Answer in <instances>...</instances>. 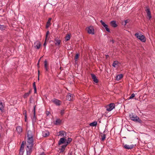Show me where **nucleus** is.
Wrapping results in <instances>:
<instances>
[{"label": "nucleus", "instance_id": "7", "mask_svg": "<svg viewBox=\"0 0 155 155\" xmlns=\"http://www.w3.org/2000/svg\"><path fill=\"white\" fill-rule=\"evenodd\" d=\"M74 95L73 94H71L69 93L66 96V99L69 101H73L74 98Z\"/></svg>", "mask_w": 155, "mask_h": 155}, {"label": "nucleus", "instance_id": "52", "mask_svg": "<svg viewBox=\"0 0 155 155\" xmlns=\"http://www.w3.org/2000/svg\"><path fill=\"white\" fill-rule=\"evenodd\" d=\"M39 65V63L38 62V65Z\"/></svg>", "mask_w": 155, "mask_h": 155}, {"label": "nucleus", "instance_id": "23", "mask_svg": "<svg viewBox=\"0 0 155 155\" xmlns=\"http://www.w3.org/2000/svg\"><path fill=\"white\" fill-rule=\"evenodd\" d=\"M97 124V121H94L89 124V125L90 126L95 127Z\"/></svg>", "mask_w": 155, "mask_h": 155}, {"label": "nucleus", "instance_id": "18", "mask_svg": "<svg viewBox=\"0 0 155 155\" xmlns=\"http://www.w3.org/2000/svg\"><path fill=\"white\" fill-rule=\"evenodd\" d=\"M54 44L56 45H59L61 42V40L58 38H56L54 39Z\"/></svg>", "mask_w": 155, "mask_h": 155}, {"label": "nucleus", "instance_id": "50", "mask_svg": "<svg viewBox=\"0 0 155 155\" xmlns=\"http://www.w3.org/2000/svg\"><path fill=\"white\" fill-rule=\"evenodd\" d=\"M39 76H38V80L39 81Z\"/></svg>", "mask_w": 155, "mask_h": 155}, {"label": "nucleus", "instance_id": "30", "mask_svg": "<svg viewBox=\"0 0 155 155\" xmlns=\"http://www.w3.org/2000/svg\"><path fill=\"white\" fill-rule=\"evenodd\" d=\"M61 122V120L60 119H57L56 120L55 124L56 125L59 124Z\"/></svg>", "mask_w": 155, "mask_h": 155}, {"label": "nucleus", "instance_id": "35", "mask_svg": "<svg viewBox=\"0 0 155 155\" xmlns=\"http://www.w3.org/2000/svg\"><path fill=\"white\" fill-rule=\"evenodd\" d=\"M117 61H114L113 62L112 64V66L114 67V68L116 67V65L117 64Z\"/></svg>", "mask_w": 155, "mask_h": 155}, {"label": "nucleus", "instance_id": "27", "mask_svg": "<svg viewBox=\"0 0 155 155\" xmlns=\"http://www.w3.org/2000/svg\"><path fill=\"white\" fill-rule=\"evenodd\" d=\"M4 110V106L2 102H0V111L3 112Z\"/></svg>", "mask_w": 155, "mask_h": 155}, {"label": "nucleus", "instance_id": "3", "mask_svg": "<svg viewBox=\"0 0 155 155\" xmlns=\"http://www.w3.org/2000/svg\"><path fill=\"white\" fill-rule=\"evenodd\" d=\"M129 117L130 119L134 121L138 122L140 123H141L142 122V120L135 114L131 113L129 114Z\"/></svg>", "mask_w": 155, "mask_h": 155}, {"label": "nucleus", "instance_id": "24", "mask_svg": "<svg viewBox=\"0 0 155 155\" xmlns=\"http://www.w3.org/2000/svg\"><path fill=\"white\" fill-rule=\"evenodd\" d=\"M123 77V76L122 74L118 75L117 76L116 79L117 81H119Z\"/></svg>", "mask_w": 155, "mask_h": 155}, {"label": "nucleus", "instance_id": "37", "mask_svg": "<svg viewBox=\"0 0 155 155\" xmlns=\"http://www.w3.org/2000/svg\"><path fill=\"white\" fill-rule=\"evenodd\" d=\"M135 96V94L134 93L132 94L129 97V99H131L134 98Z\"/></svg>", "mask_w": 155, "mask_h": 155}, {"label": "nucleus", "instance_id": "31", "mask_svg": "<svg viewBox=\"0 0 155 155\" xmlns=\"http://www.w3.org/2000/svg\"><path fill=\"white\" fill-rule=\"evenodd\" d=\"M101 140L103 141H104L106 138V135L103 134L101 136Z\"/></svg>", "mask_w": 155, "mask_h": 155}, {"label": "nucleus", "instance_id": "47", "mask_svg": "<svg viewBox=\"0 0 155 155\" xmlns=\"http://www.w3.org/2000/svg\"><path fill=\"white\" fill-rule=\"evenodd\" d=\"M111 41L112 42V43H114V41L113 40H111Z\"/></svg>", "mask_w": 155, "mask_h": 155}, {"label": "nucleus", "instance_id": "21", "mask_svg": "<svg viewBox=\"0 0 155 155\" xmlns=\"http://www.w3.org/2000/svg\"><path fill=\"white\" fill-rule=\"evenodd\" d=\"M110 24L112 27L114 28L117 27V25L115 21H111L110 22Z\"/></svg>", "mask_w": 155, "mask_h": 155}, {"label": "nucleus", "instance_id": "38", "mask_svg": "<svg viewBox=\"0 0 155 155\" xmlns=\"http://www.w3.org/2000/svg\"><path fill=\"white\" fill-rule=\"evenodd\" d=\"M60 113L61 115H63L64 113V110H61L60 112Z\"/></svg>", "mask_w": 155, "mask_h": 155}, {"label": "nucleus", "instance_id": "6", "mask_svg": "<svg viewBox=\"0 0 155 155\" xmlns=\"http://www.w3.org/2000/svg\"><path fill=\"white\" fill-rule=\"evenodd\" d=\"M115 107L114 103H111L106 107V110L110 111L112 110Z\"/></svg>", "mask_w": 155, "mask_h": 155}, {"label": "nucleus", "instance_id": "34", "mask_svg": "<svg viewBox=\"0 0 155 155\" xmlns=\"http://www.w3.org/2000/svg\"><path fill=\"white\" fill-rule=\"evenodd\" d=\"M5 28V27L4 25H0V29L2 30H4Z\"/></svg>", "mask_w": 155, "mask_h": 155}, {"label": "nucleus", "instance_id": "40", "mask_svg": "<svg viewBox=\"0 0 155 155\" xmlns=\"http://www.w3.org/2000/svg\"><path fill=\"white\" fill-rule=\"evenodd\" d=\"M33 87L34 88H36V86L35 82H34L33 83Z\"/></svg>", "mask_w": 155, "mask_h": 155}, {"label": "nucleus", "instance_id": "49", "mask_svg": "<svg viewBox=\"0 0 155 155\" xmlns=\"http://www.w3.org/2000/svg\"><path fill=\"white\" fill-rule=\"evenodd\" d=\"M106 58H107L108 57V55H106Z\"/></svg>", "mask_w": 155, "mask_h": 155}, {"label": "nucleus", "instance_id": "45", "mask_svg": "<svg viewBox=\"0 0 155 155\" xmlns=\"http://www.w3.org/2000/svg\"><path fill=\"white\" fill-rule=\"evenodd\" d=\"M32 99V97H30V100H29L30 103H31Z\"/></svg>", "mask_w": 155, "mask_h": 155}, {"label": "nucleus", "instance_id": "32", "mask_svg": "<svg viewBox=\"0 0 155 155\" xmlns=\"http://www.w3.org/2000/svg\"><path fill=\"white\" fill-rule=\"evenodd\" d=\"M70 39V37L69 35H68L65 37V40L66 41H69Z\"/></svg>", "mask_w": 155, "mask_h": 155}, {"label": "nucleus", "instance_id": "48", "mask_svg": "<svg viewBox=\"0 0 155 155\" xmlns=\"http://www.w3.org/2000/svg\"><path fill=\"white\" fill-rule=\"evenodd\" d=\"M38 76H39V73H40V71H39V70L38 71Z\"/></svg>", "mask_w": 155, "mask_h": 155}, {"label": "nucleus", "instance_id": "25", "mask_svg": "<svg viewBox=\"0 0 155 155\" xmlns=\"http://www.w3.org/2000/svg\"><path fill=\"white\" fill-rule=\"evenodd\" d=\"M51 18H50L48 19V20L47 23L46 25V27L47 28H48L50 26V25L51 24L50 22H51Z\"/></svg>", "mask_w": 155, "mask_h": 155}, {"label": "nucleus", "instance_id": "46", "mask_svg": "<svg viewBox=\"0 0 155 155\" xmlns=\"http://www.w3.org/2000/svg\"><path fill=\"white\" fill-rule=\"evenodd\" d=\"M25 114V118H26V111L25 112V113H24V114Z\"/></svg>", "mask_w": 155, "mask_h": 155}, {"label": "nucleus", "instance_id": "19", "mask_svg": "<svg viewBox=\"0 0 155 155\" xmlns=\"http://www.w3.org/2000/svg\"><path fill=\"white\" fill-rule=\"evenodd\" d=\"M67 146V145L65 143L64 145H63L61 146V148L59 149L60 150L61 153L63 152L64 151L65 149V148Z\"/></svg>", "mask_w": 155, "mask_h": 155}, {"label": "nucleus", "instance_id": "29", "mask_svg": "<svg viewBox=\"0 0 155 155\" xmlns=\"http://www.w3.org/2000/svg\"><path fill=\"white\" fill-rule=\"evenodd\" d=\"M65 133L63 131H61L59 132V136H60L61 137H63L64 136V134Z\"/></svg>", "mask_w": 155, "mask_h": 155}, {"label": "nucleus", "instance_id": "36", "mask_svg": "<svg viewBox=\"0 0 155 155\" xmlns=\"http://www.w3.org/2000/svg\"><path fill=\"white\" fill-rule=\"evenodd\" d=\"M49 31H47V32H46V37H45L46 40H48V34H49Z\"/></svg>", "mask_w": 155, "mask_h": 155}, {"label": "nucleus", "instance_id": "42", "mask_svg": "<svg viewBox=\"0 0 155 155\" xmlns=\"http://www.w3.org/2000/svg\"><path fill=\"white\" fill-rule=\"evenodd\" d=\"M46 39H45V42H44V45H43L44 47H45L46 46V44H47L46 42Z\"/></svg>", "mask_w": 155, "mask_h": 155}, {"label": "nucleus", "instance_id": "22", "mask_svg": "<svg viewBox=\"0 0 155 155\" xmlns=\"http://www.w3.org/2000/svg\"><path fill=\"white\" fill-rule=\"evenodd\" d=\"M25 144L24 142H22L20 148V152H23L24 149Z\"/></svg>", "mask_w": 155, "mask_h": 155}, {"label": "nucleus", "instance_id": "2", "mask_svg": "<svg viewBox=\"0 0 155 155\" xmlns=\"http://www.w3.org/2000/svg\"><path fill=\"white\" fill-rule=\"evenodd\" d=\"M26 148L27 155H30L32 151L33 143H27Z\"/></svg>", "mask_w": 155, "mask_h": 155}, {"label": "nucleus", "instance_id": "16", "mask_svg": "<svg viewBox=\"0 0 155 155\" xmlns=\"http://www.w3.org/2000/svg\"><path fill=\"white\" fill-rule=\"evenodd\" d=\"M34 45H35V47L37 49H39L40 48L41 45L40 42L38 41L34 43Z\"/></svg>", "mask_w": 155, "mask_h": 155}, {"label": "nucleus", "instance_id": "8", "mask_svg": "<svg viewBox=\"0 0 155 155\" xmlns=\"http://www.w3.org/2000/svg\"><path fill=\"white\" fill-rule=\"evenodd\" d=\"M100 22L101 25L103 26L106 29V31H107L110 32V31L109 28H108V26L107 24H106L102 20H101L100 21Z\"/></svg>", "mask_w": 155, "mask_h": 155}, {"label": "nucleus", "instance_id": "17", "mask_svg": "<svg viewBox=\"0 0 155 155\" xmlns=\"http://www.w3.org/2000/svg\"><path fill=\"white\" fill-rule=\"evenodd\" d=\"M66 140V139L64 138H61L60 139L59 142L58 144L60 145L64 143H65V141Z\"/></svg>", "mask_w": 155, "mask_h": 155}, {"label": "nucleus", "instance_id": "41", "mask_svg": "<svg viewBox=\"0 0 155 155\" xmlns=\"http://www.w3.org/2000/svg\"><path fill=\"white\" fill-rule=\"evenodd\" d=\"M124 21H125V23L124 25H125L129 21L128 20H125Z\"/></svg>", "mask_w": 155, "mask_h": 155}, {"label": "nucleus", "instance_id": "1", "mask_svg": "<svg viewBox=\"0 0 155 155\" xmlns=\"http://www.w3.org/2000/svg\"><path fill=\"white\" fill-rule=\"evenodd\" d=\"M34 136V134L32 131L30 130L28 131L27 134V143H33Z\"/></svg>", "mask_w": 155, "mask_h": 155}, {"label": "nucleus", "instance_id": "11", "mask_svg": "<svg viewBox=\"0 0 155 155\" xmlns=\"http://www.w3.org/2000/svg\"><path fill=\"white\" fill-rule=\"evenodd\" d=\"M136 146V145L132 144L130 145L125 144L124 145V147L127 149H131Z\"/></svg>", "mask_w": 155, "mask_h": 155}, {"label": "nucleus", "instance_id": "14", "mask_svg": "<svg viewBox=\"0 0 155 155\" xmlns=\"http://www.w3.org/2000/svg\"><path fill=\"white\" fill-rule=\"evenodd\" d=\"M91 75L95 83H97L98 81L96 75L93 74H91Z\"/></svg>", "mask_w": 155, "mask_h": 155}, {"label": "nucleus", "instance_id": "39", "mask_svg": "<svg viewBox=\"0 0 155 155\" xmlns=\"http://www.w3.org/2000/svg\"><path fill=\"white\" fill-rule=\"evenodd\" d=\"M50 114V113L49 111H47L46 112V114L47 116H48Z\"/></svg>", "mask_w": 155, "mask_h": 155}, {"label": "nucleus", "instance_id": "4", "mask_svg": "<svg viewBox=\"0 0 155 155\" xmlns=\"http://www.w3.org/2000/svg\"><path fill=\"white\" fill-rule=\"evenodd\" d=\"M135 35L137 38L140 39L142 42H145V41L146 39L144 35L141 34H139L138 33H136Z\"/></svg>", "mask_w": 155, "mask_h": 155}, {"label": "nucleus", "instance_id": "51", "mask_svg": "<svg viewBox=\"0 0 155 155\" xmlns=\"http://www.w3.org/2000/svg\"><path fill=\"white\" fill-rule=\"evenodd\" d=\"M40 60H39L38 61V62L39 63V62H40Z\"/></svg>", "mask_w": 155, "mask_h": 155}, {"label": "nucleus", "instance_id": "12", "mask_svg": "<svg viewBox=\"0 0 155 155\" xmlns=\"http://www.w3.org/2000/svg\"><path fill=\"white\" fill-rule=\"evenodd\" d=\"M35 105L34 106V109L33 110V111L34 112V116L32 119L33 123H35L36 120V117L35 116Z\"/></svg>", "mask_w": 155, "mask_h": 155}, {"label": "nucleus", "instance_id": "15", "mask_svg": "<svg viewBox=\"0 0 155 155\" xmlns=\"http://www.w3.org/2000/svg\"><path fill=\"white\" fill-rule=\"evenodd\" d=\"M16 130L18 133L19 134L22 131V128L21 126H18L16 128Z\"/></svg>", "mask_w": 155, "mask_h": 155}, {"label": "nucleus", "instance_id": "33", "mask_svg": "<svg viewBox=\"0 0 155 155\" xmlns=\"http://www.w3.org/2000/svg\"><path fill=\"white\" fill-rule=\"evenodd\" d=\"M79 56V54H77L75 56V58H74V60H75V61H77V59L78 58Z\"/></svg>", "mask_w": 155, "mask_h": 155}, {"label": "nucleus", "instance_id": "10", "mask_svg": "<svg viewBox=\"0 0 155 155\" xmlns=\"http://www.w3.org/2000/svg\"><path fill=\"white\" fill-rule=\"evenodd\" d=\"M51 101L56 105L59 106L61 105V101L56 99H54L52 100Z\"/></svg>", "mask_w": 155, "mask_h": 155}, {"label": "nucleus", "instance_id": "13", "mask_svg": "<svg viewBox=\"0 0 155 155\" xmlns=\"http://www.w3.org/2000/svg\"><path fill=\"white\" fill-rule=\"evenodd\" d=\"M49 131L47 130H45L43 131L42 132V136L45 137L49 136Z\"/></svg>", "mask_w": 155, "mask_h": 155}, {"label": "nucleus", "instance_id": "43", "mask_svg": "<svg viewBox=\"0 0 155 155\" xmlns=\"http://www.w3.org/2000/svg\"><path fill=\"white\" fill-rule=\"evenodd\" d=\"M39 155H46L45 154V153L44 152H43L41 153Z\"/></svg>", "mask_w": 155, "mask_h": 155}, {"label": "nucleus", "instance_id": "26", "mask_svg": "<svg viewBox=\"0 0 155 155\" xmlns=\"http://www.w3.org/2000/svg\"><path fill=\"white\" fill-rule=\"evenodd\" d=\"M44 63L45 67V70L46 71H48V67L47 62L46 60H45L44 61Z\"/></svg>", "mask_w": 155, "mask_h": 155}, {"label": "nucleus", "instance_id": "44", "mask_svg": "<svg viewBox=\"0 0 155 155\" xmlns=\"http://www.w3.org/2000/svg\"><path fill=\"white\" fill-rule=\"evenodd\" d=\"M34 93H36V92H37L36 88H34Z\"/></svg>", "mask_w": 155, "mask_h": 155}, {"label": "nucleus", "instance_id": "5", "mask_svg": "<svg viewBox=\"0 0 155 155\" xmlns=\"http://www.w3.org/2000/svg\"><path fill=\"white\" fill-rule=\"evenodd\" d=\"M87 29L88 34L92 35L94 34V29L93 26H90L87 27Z\"/></svg>", "mask_w": 155, "mask_h": 155}, {"label": "nucleus", "instance_id": "28", "mask_svg": "<svg viewBox=\"0 0 155 155\" xmlns=\"http://www.w3.org/2000/svg\"><path fill=\"white\" fill-rule=\"evenodd\" d=\"M72 140V139L71 138H68L66 141L65 142V143L67 145L68 144L70 143Z\"/></svg>", "mask_w": 155, "mask_h": 155}, {"label": "nucleus", "instance_id": "20", "mask_svg": "<svg viewBox=\"0 0 155 155\" xmlns=\"http://www.w3.org/2000/svg\"><path fill=\"white\" fill-rule=\"evenodd\" d=\"M31 90H30L28 92L25 93L23 95V97L24 98H27L29 96V95L31 93Z\"/></svg>", "mask_w": 155, "mask_h": 155}, {"label": "nucleus", "instance_id": "9", "mask_svg": "<svg viewBox=\"0 0 155 155\" xmlns=\"http://www.w3.org/2000/svg\"><path fill=\"white\" fill-rule=\"evenodd\" d=\"M146 9L145 10L147 12V15L149 19H150L151 18V16L150 8L148 7H146Z\"/></svg>", "mask_w": 155, "mask_h": 155}]
</instances>
